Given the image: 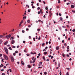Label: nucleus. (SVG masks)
Masks as SVG:
<instances>
[{
    "label": "nucleus",
    "mask_w": 75,
    "mask_h": 75,
    "mask_svg": "<svg viewBox=\"0 0 75 75\" xmlns=\"http://www.w3.org/2000/svg\"><path fill=\"white\" fill-rule=\"evenodd\" d=\"M38 55L39 56H40V55H41V54L40 53H39L38 54Z\"/></svg>",
    "instance_id": "obj_42"
},
{
    "label": "nucleus",
    "mask_w": 75,
    "mask_h": 75,
    "mask_svg": "<svg viewBox=\"0 0 75 75\" xmlns=\"http://www.w3.org/2000/svg\"><path fill=\"white\" fill-rule=\"evenodd\" d=\"M4 58L6 59V60H8V57H7V56L4 55Z\"/></svg>",
    "instance_id": "obj_3"
},
{
    "label": "nucleus",
    "mask_w": 75,
    "mask_h": 75,
    "mask_svg": "<svg viewBox=\"0 0 75 75\" xmlns=\"http://www.w3.org/2000/svg\"><path fill=\"white\" fill-rule=\"evenodd\" d=\"M48 48V47H46L45 48L46 50H47V49Z\"/></svg>",
    "instance_id": "obj_54"
},
{
    "label": "nucleus",
    "mask_w": 75,
    "mask_h": 75,
    "mask_svg": "<svg viewBox=\"0 0 75 75\" xmlns=\"http://www.w3.org/2000/svg\"><path fill=\"white\" fill-rule=\"evenodd\" d=\"M13 55L14 56H15V55H16V53H13Z\"/></svg>",
    "instance_id": "obj_37"
},
{
    "label": "nucleus",
    "mask_w": 75,
    "mask_h": 75,
    "mask_svg": "<svg viewBox=\"0 0 75 75\" xmlns=\"http://www.w3.org/2000/svg\"><path fill=\"white\" fill-rule=\"evenodd\" d=\"M43 59H44V61H45V57L44 56H43Z\"/></svg>",
    "instance_id": "obj_17"
},
{
    "label": "nucleus",
    "mask_w": 75,
    "mask_h": 75,
    "mask_svg": "<svg viewBox=\"0 0 75 75\" xmlns=\"http://www.w3.org/2000/svg\"><path fill=\"white\" fill-rule=\"evenodd\" d=\"M40 12L41 14H42V13H43V12H42V9H41L40 10Z\"/></svg>",
    "instance_id": "obj_10"
},
{
    "label": "nucleus",
    "mask_w": 75,
    "mask_h": 75,
    "mask_svg": "<svg viewBox=\"0 0 75 75\" xmlns=\"http://www.w3.org/2000/svg\"><path fill=\"white\" fill-rule=\"evenodd\" d=\"M2 56V54H0V57H1Z\"/></svg>",
    "instance_id": "obj_60"
},
{
    "label": "nucleus",
    "mask_w": 75,
    "mask_h": 75,
    "mask_svg": "<svg viewBox=\"0 0 75 75\" xmlns=\"http://www.w3.org/2000/svg\"><path fill=\"white\" fill-rule=\"evenodd\" d=\"M16 48V46H13L12 47V48Z\"/></svg>",
    "instance_id": "obj_24"
},
{
    "label": "nucleus",
    "mask_w": 75,
    "mask_h": 75,
    "mask_svg": "<svg viewBox=\"0 0 75 75\" xmlns=\"http://www.w3.org/2000/svg\"><path fill=\"white\" fill-rule=\"evenodd\" d=\"M62 55L63 57H65V54H62Z\"/></svg>",
    "instance_id": "obj_18"
},
{
    "label": "nucleus",
    "mask_w": 75,
    "mask_h": 75,
    "mask_svg": "<svg viewBox=\"0 0 75 75\" xmlns=\"http://www.w3.org/2000/svg\"><path fill=\"white\" fill-rule=\"evenodd\" d=\"M60 19L61 21H62V17H60Z\"/></svg>",
    "instance_id": "obj_22"
},
{
    "label": "nucleus",
    "mask_w": 75,
    "mask_h": 75,
    "mask_svg": "<svg viewBox=\"0 0 75 75\" xmlns=\"http://www.w3.org/2000/svg\"><path fill=\"white\" fill-rule=\"evenodd\" d=\"M73 32H75V29H74L72 30Z\"/></svg>",
    "instance_id": "obj_31"
},
{
    "label": "nucleus",
    "mask_w": 75,
    "mask_h": 75,
    "mask_svg": "<svg viewBox=\"0 0 75 75\" xmlns=\"http://www.w3.org/2000/svg\"><path fill=\"white\" fill-rule=\"evenodd\" d=\"M72 12H73V13H75V11H72Z\"/></svg>",
    "instance_id": "obj_51"
},
{
    "label": "nucleus",
    "mask_w": 75,
    "mask_h": 75,
    "mask_svg": "<svg viewBox=\"0 0 75 75\" xmlns=\"http://www.w3.org/2000/svg\"><path fill=\"white\" fill-rule=\"evenodd\" d=\"M26 6L28 7V8H29L30 7V6H29L28 5H26Z\"/></svg>",
    "instance_id": "obj_30"
},
{
    "label": "nucleus",
    "mask_w": 75,
    "mask_h": 75,
    "mask_svg": "<svg viewBox=\"0 0 75 75\" xmlns=\"http://www.w3.org/2000/svg\"><path fill=\"white\" fill-rule=\"evenodd\" d=\"M11 35L10 34L9 35H6V37L7 39H8L11 37Z\"/></svg>",
    "instance_id": "obj_1"
},
{
    "label": "nucleus",
    "mask_w": 75,
    "mask_h": 75,
    "mask_svg": "<svg viewBox=\"0 0 75 75\" xmlns=\"http://www.w3.org/2000/svg\"><path fill=\"white\" fill-rule=\"evenodd\" d=\"M39 3H37V6H39Z\"/></svg>",
    "instance_id": "obj_36"
},
{
    "label": "nucleus",
    "mask_w": 75,
    "mask_h": 75,
    "mask_svg": "<svg viewBox=\"0 0 75 75\" xmlns=\"http://www.w3.org/2000/svg\"><path fill=\"white\" fill-rule=\"evenodd\" d=\"M4 69H1V71H4Z\"/></svg>",
    "instance_id": "obj_43"
},
{
    "label": "nucleus",
    "mask_w": 75,
    "mask_h": 75,
    "mask_svg": "<svg viewBox=\"0 0 75 75\" xmlns=\"http://www.w3.org/2000/svg\"><path fill=\"white\" fill-rule=\"evenodd\" d=\"M48 6H47V7L45 8V10H48Z\"/></svg>",
    "instance_id": "obj_19"
},
{
    "label": "nucleus",
    "mask_w": 75,
    "mask_h": 75,
    "mask_svg": "<svg viewBox=\"0 0 75 75\" xmlns=\"http://www.w3.org/2000/svg\"><path fill=\"white\" fill-rule=\"evenodd\" d=\"M30 54H34V53H33V52H30Z\"/></svg>",
    "instance_id": "obj_52"
},
{
    "label": "nucleus",
    "mask_w": 75,
    "mask_h": 75,
    "mask_svg": "<svg viewBox=\"0 0 75 75\" xmlns=\"http://www.w3.org/2000/svg\"><path fill=\"white\" fill-rule=\"evenodd\" d=\"M9 49L10 50H12V49H11V47H9Z\"/></svg>",
    "instance_id": "obj_25"
},
{
    "label": "nucleus",
    "mask_w": 75,
    "mask_h": 75,
    "mask_svg": "<svg viewBox=\"0 0 75 75\" xmlns=\"http://www.w3.org/2000/svg\"><path fill=\"white\" fill-rule=\"evenodd\" d=\"M56 49L57 50H58L59 49V47H56Z\"/></svg>",
    "instance_id": "obj_14"
},
{
    "label": "nucleus",
    "mask_w": 75,
    "mask_h": 75,
    "mask_svg": "<svg viewBox=\"0 0 75 75\" xmlns=\"http://www.w3.org/2000/svg\"><path fill=\"white\" fill-rule=\"evenodd\" d=\"M61 71H60V72H59V74H60V75H61Z\"/></svg>",
    "instance_id": "obj_58"
},
{
    "label": "nucleus",
    "mask_w": 75,
    "mask_h": 75,
    "mask_svg": "<svg viewBox=\"0 0 75 75\" xmlns=\"http://www.w3.org/2000/svg\"><path fill=\"white\" fill-rule=\"evenodd\" d=\"M4 68H6V66H5L4 67Z\"/></svg>",
    "instance_id": "obj_62"
},
{
    "label": "nucleus",
    "mask_w": 75,
    "mask_h": 75,
    "mask_svg": "<svg viewBox=\"0 0 75 75\" xmlns=\"http://www.w3.org/2000/svg\"><path fill=\"white\" fill-rule=\"evenodd\" d=\"M71 40V39H70V38H69L68 39V40Z\"/></svg>",
    "instance_id": "obj_55"
},
{
    "label": "nucleus",
    "mask_w": 75,
    "mask_h": 75,
    "mask_svg": "<svg viewBox=\"0 0 75 75\" xmlns=\"http://www.w3.org/2000/svg\"><path fill=\"white\" fill-rule=\"evenodd\" d=\"M15 52L17 54L18 52V51H16Z\"/></svg>",
    "instance_id": "obj_64"
},
{
    "label": "nucleus",
    "mask_w": 75,
    "mask_h": 75,
    "mask_svg": "<svg viewBox=\"0 0 75 75\" xmlns=\"http://www.w3.org/2000/svg\"><path fill=\"white\" fill-rule=\"evenodd\" d=\"M21 63L22 65H24V62H23V61L21 62Z\"/></svg>",
    "instance_id": "obj_12"
},
{
    "label": "nucleus",
    "mask_w": 75,
    "mask_h": 75,
    "mask_svg": "<svg viewBox=\"0 0 75 75\" xmlns=\"http://www.w3.org/2000/svg\"><path fill=\"white\" fill-rule=\"evenodd\" d=\"M71 8H74V6L73 5H71Z\"/></svg>",
    "instance_id": "obj_11"
},
{
    "label": "nucleus",
    "mask_w": 75,
    "mask_h": 75,
    "mask_svg": "<svg viewBox=\"0 0 75 75\" xmlns=\"http://www.w3.org/2000/svg\"><path fill=\"white\" fill-rule=\"evenodd\" d=\"M67 57H69V54H67Z\"/></svg>",
    "instance_id": "obj_35"
},
{
    "label": "nucleus",
    "mask_w": 75,
    "mask_h": 75,
    "mask_svg": "<svg viewBox=\"0 0 75 75\" xmlns=\"http://www.w3.org/2000/svg\"><path fill=\"white\" fill-rule=\"evenodd\" d=\"M11 61L12 62H14V58H13V57H11Z\"/></svg>",
    "instance_id": "obj_5"
},
{
    "label": "nucleus",
    "mask_w": 75,
    "mask_h": 75,
    "mask_svg": "<svg viewBox=\"0 0 75 75\" xmlns=\"http://www.w3.org/2000/svg\"><path fill=\"white\" fill-rule=\"evenodd\" d=\"M33 40H34V41H35V38H33Z\"/></svg>",
    "instance_id": "obj_33"
},
{
    "label": "nucleus",
    "mask_w": 75,
    "mask_h": 75,
    "mask_svg": "<svg viewBox=\"0 0 75 75\" xmlns=\"http://www.w3.org/2000/svg\"><path fill=\"white\" fill-rule=\"evenodd\" d=\"M28 27H29V28L31 27V25H29L28 26Z\"/></svg>",
    "instance_id": "obj_59"
},
{
    "label": "nucleus",
    "mask_w": 75,
    "mask_h": 75,
    "mask_svg": "<svg viewBox=\"0 0 75 75\" xmlns=\"http://www.w3.org/2000/svg\"><path fill=\"white\" fill-rule=\"evenodd\" d=\"M38 10H39V9H40V8L39 7H38Z\"/></svg>",
    "instance_id": "obj_57"
},
{
    "label": "nucleus",
    "mask_w": 75,
    "mask_h": 75,
    "mask_svg": "<svg viewBox=\"0 0 75 75\" xmlns=\"http://www.w3.org/2000/svg\"><path fill=\"white\" fill-rule=\"evenodd\" d=\"M69 46H67V50H69Z\"/></svg>",
    "instance_id": "obj_21"
},
{
    "label": "nucleus",
    "mask_w": 75,
    "mask_h": 75,
    "mask_svg": "<svg viewBox=\"0 0 75 75\" xmlns=\"http://www.w3.org/2000/svg\"><path fill=\"white\" fill-rule=\"evenodd\" d=\"M3 37H4V36L3 35H0V38H3Z\"/></svg>",
    "instance_id": "obj_16"
},
{
    "label": "nucleus",
    "mask_w": 75,
    "mask_h": 75,
    "mask_svg": "<svg viewBox=\"0 0 75 75\" xmlns=\"http://www.w3.org/2000/svg\"><path fill=\"white\" fill-rule=\"evenodd\" d=\"M47 54V52H44V54L45 55H46V54Z\"/></svg>",
    "instance_id": "obj_15"
},
{
    "label": "nucleus",
    "mask_w": 75,
    "mask_h": 75,
    "mask_svg": "<svg viewBox=\"0 0 75 75\" xmlns=\"http://www.w3.org/2000/svg\"><path fill=\"white\" fill-rule=\"evenodd\" d=\"M8 43V42L7 41L5 42L4 43V45H7V44Z\"/></svg>",
    "instance_id": "obj_8"
},
{
    "label": "nucleus",
    "mask_w": 75,
    "mask_h": 75,
    "mask_svg": "<svg viewBox=\"0 0 75 75\" xmlns=\"http://www.w3.org/2000/svg\"><path fill=\"white\" fill-rule=\"evenodd\" d=\"M38 31H40V29H38L37 30Z\"/></svg>",
    "instance_id": "obj_49"
},
{
    "label": "nucleus",
    "mask_w": 75,
    "mask_h": 75,
    "mask_svg": "<svg viewBox=\"0 0 75 75\" xmlns=\"http://www.w3.org/2000/svg\"><path fill=\"white\" fill-rule=\"evenodd\" d=\"M40 36H39V38H38V40H40Z\"/></svg>",
    "instance_id": "obj_53"
},
{
    "label": "nucleus",
    "mask_w": 75,
    "mask_h": 75,
    "mask_svg": "<svg viewBox=\"0 0 75 75\" xmlns=\"http://www.w3.org/2000/svg\"><path fill=\"white\" fill-rule=\"evenodd\" d=\"M57 16H58V13H57Z\"/></svg>",
    "instance_id": "obj_63"
},
{
    "label": "nucleus",
    "mask_w": 75,
    "mask_h": 75,
    "mask_svg": "<svg viewBox=\"0 0 75 75\" xmlns=\"http://www.w3.org/2000/svg\"><path fill=\"white\" fill-rule=\"evenodd\" d=\"M22 33H24V32H25V31H24V30H23L22 31Z\"/></svg>",
    "instance_id": "obj_46"
},
{
    "label": "nucleus",
    "mask_w": 75,
    "mask_h": 75,
    "mask_svg": "<svg viewBox=\"0 0 75 75\" xmlns=\"http://www.w3.org/2000/svg\"><path fill=\"white\" fill-rule=\"evenodd\" d=\"M26 49H25L24 50V52H27V51H26Z\"/></svg>",
    "instance_id": "obj_29"
},
{
    "label": "nucleus",
    "mask_w": 75,
    "mask_h": 75,
    "mask_svg": "<svg viewBox=\"0 0 75 75\" xmlns=\"http://www.w3.org/2000/svg\"><path fill=\"white\" fill-rule=\"evenodd\" d=\"M23 43H24V44H25V41H23Z\"/></svg>",
    "instance_id": "obj_45"
},
{
    "label": "nucleus",
    "mask_w": 75,
    "mask_h": 75,
    "mask_svg": "<svg viewBox=\"0 0 75 75\" xmlns=\"http://www.w3.org/2000/svg\"><path fill=\"white\" fill-rule=\"evenodd\" d=\"M64 45L65 46H67V44L66 43H64Z\"/></svg>",
    "instance_id": "obj_28"
},
{
    "label": "nucleus",
    "mask_w": 75,
    "mask_h": 75,
    "mask_svg": "<svg viewBox=\"0 0 75 75\" xmlns=\"http://www.w3.org/2000/svg\"><path fill=\"white\" fill-rule=\"evenodd\" d=\"M5 51L7 54H8V50H7V48L5 47L4 48Z\"/></svg>",
    "instance_id": "obj_2"
},
{
    "label": "nucleus",
    "mask_w": 75,
    "mask_h": 75,
    "mask_svg": "<svg viewBox=\"0 0 75 75\" xmlns=\"http://www.w3.org/2000/svg\"><path fill=\"white\" fill-rule=\"evenodd\" d=\"M59 30H61L62 28H61L60 27L59 28Z\"/></svg>",
    "instance_id": "obj_61"
},
{
    "label": "nucleus",
    "mask_w": 75,
    "mask_h": 75,
    "mask_svg": "<svg viewBox=\"0 0 75 75\" xmlns=\"http://www.w3.org/2000/svg\"><path fill=\"white\" fill-rule=\"evenodd\" d=\"M21 23H23V20L21 21Z\"/></svg>",
    "instance_id": "obj_38"
},
{
    "label": "nucleus",
    "mask_w": 75,
    "mask_h": 75,
    "mask_svg": "<svg viewBox=\"0 0 75 75\" xmlns=\"http://www.w3.org/2000/svg\"><path fill=\"white\" fill-rule=\"evenodd\" d=\"M5 75V74L4 73H2V75Z\"/></svg>",
    "instance_id": "obj_44"
},
{
    "label": "nucleus",
    "mask_w": 75,
    "mask_h": 75,
    "mask_svg": "<svg viewBox=\"0 0 75 75\" xmlns=\"http://www.w3.org/2000/svg\"><path fill=\"white\" fill-rule=\"evenodd\" d=\"M27 22L28 23H30V20H28V21H27Z\"/></svg>",
    "instance_id": "obj_20"
},
{
    "label": "nucleus",
    "mask_w": 75,
    "mask_h": 75,
    "mask_svg": "<svg viewBox=\"0 0 75 75\" xmlns=\"http://www.w3.org/2000/svg\"><path fill=\"white\" fill-rule=\"evenodd\" d=\"M42 62H40L39 64V66H41V65H42Z\"/></svg>",
    "instance_id": "obj_6"
},
{
    "label": "nucleus",
    "mask_w": 75,
    "mask_h": 75,
    "mask_svg": "<svg viewBox=\"0 0 75 75\" xmlns=\"http://www.w3.org/2000/svg\"><path fill=\"white\" fill-rule=\"evenodd\" d=\"M66 75H69V73H68V72H67Z\"/></svg>",
    "instance_id": "obj_40"
},
{
    "label": "nucleus",
    "mask_w": 75,
    "mask_h": 75,
    "mask_svg": "<svg viewBox=\"0 0 75 75\" xmlns=\"http://www.w3.org/2000/svg\"><path fill=\"white\" fill-rule=\"evenodd\" d=\"M45 75H47V72H45L44 73Z\"/></svg>",
    "instance_id": "obj_34"
},
{
    "label": "nucleus",
    "mask_w": 75,
    "mask_h": 75,
    "mask_svg": "<svg viewBox=\"0 0 75 75\" xmlns=\"http://www.w3.org/2000/svg\"><path fill=\"white\" fill-rule=\"evenodd\" d=\"M14 41L13 40L11 41V44H14Z\"/></svg>",
    "instance_id": "obj_7"
},
{
    "label": "nucleus",
    "mask_w": 75,
    "mask_h": 75,
    "mask_svg": "<svg viewBox=\"0 0 75 75\" xmlns=\"http://www.w3.org/2000/svg\"><path fill=\"white\" fill-rule=\"evenodd\" d=\"M35 60H36V58H35L34 59L33 61L34 62H35Z\"/></svg>",
    "instance_id": "obj_23"
},
{
    "label": "nucleus",
    "mask_w": 75,
    "mask_h": 75,
    "mask_svg": "<svg viewBox=\"0 0 75 75\" xmlns=\"http://www.w3.org/2000/svg\"><path fill=\"white\" fill-rule=\"evenodd\" d=\"M38 14H40V11H38Z\"/></svg>",
    "instance_id": "obj_48"
},
{
    "label": "nucleus",
    "mask_w": 75,
    "mask_h": 75,
    "mask_svg": "<svg viewBox=\"0 0 75 75\" xmlns=\"http://www.w3.org/2000/svg\"><path fill=\"white\" fill-rule=\"evenodd\" d=\"M3 42L2 40H0V44H1V42Z\"/></svg>",
    "instance_id": "obj_26"
},
{
    "label": "nucleus",
    "mask_w": 75,
    "mask_h": 75,
    "mask_svg": "<svg viewBox=\"0 0 75 75\" xmlns=\"http://www.w3.org/2000/svg\"><path fill=\"white\" fill-rule=\"evenodd\" d=\"M31 10L30 9H28V12L29 13H30V11Z\"/></svg>",
    "instance_id": "obj_27"
},
{
    "label": "nucleus",
    "mask_w": 75,
    "mask_h": 75,
    "mask_svg": "<svg viewBox=\"0 0 75 75\" xmlns=\"http://www.w3.org/2000/svg\"><path fill=\"white\" fill-rule=\"evenodd\" d=\"M49 13L50 14L49 16H50V17H51V16H52V13H51V11H49Z\"/></svg>",
    "instance_id": "obj_4"
},
{
    "label": "nucleus",
    "mask_w": 75,
    "mask_h": 75,
    "mask_svg": "<svg viewBox=\"0 0 75 75\" xmlns=\"http://www.w3.org/2000/svg\"><path fill=\"white\" fill-rule=\"evenodd\" d=\"M45 43H42V46H44V45H45Z\"/></svg>",
    "instance_id": "obj_32"
},
{
    "label": "nucleus",
    "mask_w": 75,
    "mask_h": 75,
    "mask_svg": "<svg viewBox=\"0 0 75 75\" xmlns=\"http://www.w3.org/2000/svg\"><path fill=\"white\" fill-rule=\"evenodd\" d=\"M28 68H31V66L30 65H28Z\"/></svg>",
    "instance_id": "obj_13"
},
{
    "label": "nucleus",
    "mask_w": 75,
    "mask_h": 75,
    "mask_svg": "<svg viewBox=\"0 0 75 75\" xmlns=\"http://www.w3.org/2000/svg\"><path fill=\"white\" fill-rule=\"evenodd\" d=\"M58 66L59 67H60V63H59Z\"/></svg>",
    "instance_id": "obj_47"
},
{
    "label": "nucleus",
    "mask_w": 75,
    "mask_h": 75,
    "mask_svg": "<svg viewBox=\"0 0 75 75\" xmlns=\"http://www.w3.org/2000/svg\"><path fill=\"white\" fill-rule=\"evenodd\" d=\"M32 7V8H35V6H33Z\"/></svg>",
    "instance_id": "obj_50"
},
{
    "label": "nucleus",
    "mask_w": 75,
    "mask_h": 75,
    "mask_svg": "<svg viewBox=\"0 0 75 75\" xmlns=\"http://www.w3.org/2000/svg\"><path fill=\"white\" fill-rule=\"evenodd\" d=\"M26 31L27 30L28 31L29 30V29L27 28L26 29Z\"/></svg>",
    "instance_id": "obj_39"
},
{
    "label": "nucleus",
    "mask_w": 75,
    "mask_h": 75,
    "mask_svg": "<svg viewBox=\"0 0 75 75\" xmlns=\"http://www.w3.org/2000/svg\"><path fill=\"white\" fill-rule=\"evenodd\" d=\"M13 39H14V38H13V37H11V38H10V40H13Z\"/></svg>",
    "instance_id": "obj_9"
},
{
    "label": "nucleus",
    "mask_w": 75,
    "mask_h": 75,
    "mask_svg": "<svg viewBox=\"0 0 75 75\" xmlns=\"http://www.w3.org/2000/svg\"><path fill=\"white\" fill-rule=\"evenodd\" d=\"M58 1L59 2L58 3H60V0H58Z\"/></svg>",
    "instance_id": "obj_41"
},
{
    "label": "nucleus",
    "mask_w": 75,
    "mask_h": 75,
    "mask_svg": "<svg viewBox=\"0 0 75 75\" xmlns=\"http://www.w3.org/2000/svg\"><path fill=\"white\" fill-rule=\"evenodd\" d=\"M59 16H61V14L59 13Z\"/></svg>",
    "instance_id": "obj_56"
}]
</instances>
